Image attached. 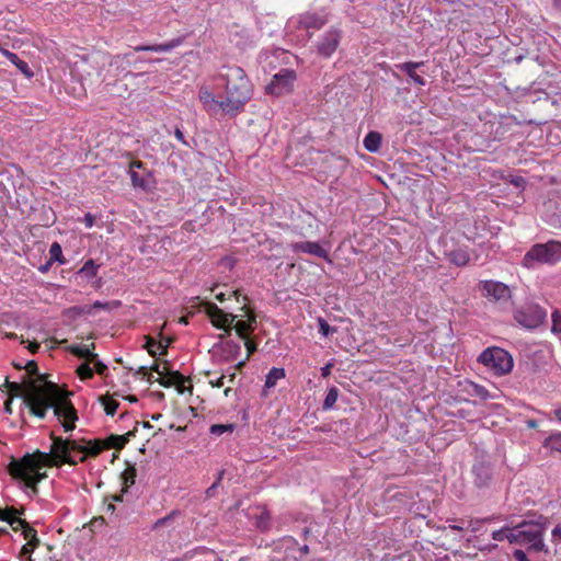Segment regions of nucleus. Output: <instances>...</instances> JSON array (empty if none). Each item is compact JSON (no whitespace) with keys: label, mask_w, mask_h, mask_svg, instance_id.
<instances>
[{"label":"nucleus","mask_w":561,"mask_h":561,"mask_svg":"<svg viewBox=\"0 0 561 561\" xmlns=\"http://www.w3.org/2000/svg\"><path fill=\"white\" fill-rule=\"evenodd\" d=\"M134 428L124 435H110L105 439H70L50 433L51 445L49 453L36 449L27 453L19 459L12 458L8 465V472L14 479L31 489L34 493L38 491V483L47 478L44 468H60L64 465L77 466L84 462L87 458L98 457L103 450L114 448L123 449L130 437L136 435Z\"/></svg>","instance_id":"f257e3e1"},{"label":"nucleus","mask_w":561,"mask_h":561,"mask_svg":"<svg viewBox=\"0 0 561 561\" xmlns=\"http://www.w3.org/2000/svg\"><path fill=\"white\" fill-rule=\"evenodd\" d=\"M3 388L8 389L9 396L21 397L33 416L43 420L48 410L53 409L65 432L76 428L78 414L70 400L72 392L61 389L57 383L47 380V377L24 378L22 382L10 381L7 377L0 389Z\"/></svg>","instance_id":"f03ea898"},{"label":"nucleus","mask_w":561,"mask_h":561,"mask_svg":"<svg viewBox=\"0 0 561 561\" xmlns=\"http://www.w3.org/2000/svg\"><path fill=\"white\" fill-rule=\"evenodd\" d=\"M221 78L226 82V98L224 100L225 114L236 116L241 113L244 105L252 98V84L244 70L239 66L224 67Z\"/></svg>","instance_id":"7ed1b4c3"},{"label":"nucleus","mask_w":561,"mask_h":561,"mask_svg":"<svg viewBox=\"0 0 561 561\" xmlns=\"http://www.w3.org/2000/svg\"><path fill=\"white\" fill-rule=\"evenodd\" d=\"M548 528V519L538 516L536 519L523 520L514 527V534L511 537L514 543L526 546L528 550L546 551L543 535Z\"/></svg>","instance_id":"20e7f679"},{"label":"nucleus","mask_w":561,"mask_h":561,"mask_svg":"<svg viewBox=\"0 0 561 561\" xmlns=\"http://www.w3.org/2000/svg\"><path fill=\"white\" fill-rule=\"evenodd\" d=\"M561 260V242L549 241L533 245L523 257V265L534 268L538 264H554Z\"/></svg>","instance_id":"39448f33"},{"label":"nucleus","mask_w":561,"mask_h":561,"mask_svg":"<svg viewBox=\"0 0 561 561\" xmlns=\"http://www.w3.org/2000/svg\"><path fill=\"white\" fill-rule=\"evenodd\" d=\"M478 362L495 376H504L511 373L514 366L512 355L497 346L485 348L478 356Z\"/></svg>","instance_id":"423d86ee"},{"label":"nucleus","mask_w":561,"mask_h":561,"mask_svg":"<svg viewBox=\"0 0 561 561\" xmlns=\"http://www.w3.org/2000/svg\"><path fill=\"white\" fill-rule=\"evenodd\" d=\"M514 320L527 330L540 327L547 318V312L537 304H525L514 310Z\"/></svg>","instance_id":"0eeeda50"},{"label":"nucleus","mask_w":561,"mask_h":561,"mask_svg":"<svg viewBox=\"0 0 561 561\" xmlns=\"http://www.w3.org/2000/svg\"><path fill=\"white\" fill-rule=\"evenodd\" d=\"M205 313L209 317L211 324L220 330H224L226 335H230L232 324L238 316L227 313L220 309L216 304L205 300L202 302Z\"/></svg>","instance_id":"6e6552de"},{"label":"nucleus","mask_w":561,"mask_h":561,"mask_svg":"<svg viewBox=\"0 0 561 561\" xmlns=\"http://www.w3.org/2000/svg\"><path fill=\"white\" fill-rule=\"evenodd\" d=\"M297 79L296 71L293 69H280L275 73L271 82L266 87V91L273 95H284L293 91L294 83Z\"/></svg>","instance_id":"1a4fd4ad"},{"label":"nucleus","mask_w":561,"mask_h":561,"mask_svg":"<svg viewBox=\"0 0 561 561\" xmlns=\"http://www.w3.org/2000/svg\"><path fill=\"white\" fill-rule=\"evenodd\" d=\"M342 30L335 26L325 31L316 43V51L322 58H331L342 39Z\"/></svg>","instance_id":"9d476101"},{"label":"nucleus","mask_w":561,"mask_h":561,"mask_svg":"<svg viewBox=\"0 0 561 561\" xmlns=\"http://www.w3.org/2000/svg\"><path fill=\"white\" fill-rule=\"evenodd\" d=\"M489 397L488 390L468 379L458 381V403L461 401L469 402L476 398L485 400Z\"/></svg>","instance_id":"9b49d317"},{"label":"nucleus","mask_w":561,"mask_h":561,"mask_svg":"<svg viewBox=\"0 0 561 561\" xmlns=\"http://www.w3.org/2000/svg\"><path fill=\"white\" fill-rule=\"evenodd\" d=\"M480 287L485 297L495 301H506L511 298L510 287L502 282L484 280Z\"/></svg>","instance_id":"f8f14e48"},{"label":"nucleus","mask_w":561,"mask_h":561,"mask_svg":"<svg viewBox=\"0 0 561 561\" xmlns=\"http://www.w3.org/2000/svg\"><path fill=\"white\" fill-rule=\"evenodd\" d=\"M157 381L164 388L175 387L180 394L190 391L193 392V386L188 377L183 376L180 371L173 370L168 374V378H158Z\"/></svg>","instance_id":"ddd939ff"},{"label":"nucleus","mask_w":561,"mask_h":561,"mask_svg":"<svg viewBox=\"0 0 561 561\" xmlns=\"http://www.w3.org/2000/svg\"><path fill=\"white\" fill-rule=\"evenodd\" d=\"M241 310L243 311L242 316L247 317V319L236 320L232 324V330L236 331L240 339H247L250 337V334L255 330L256 316L252 310L245 307H242Z\"/></svg>","instance_id":"4468645a"},{"label":"nucleus","mask_w":561,"mask_h":561,"mask_svg":"<svg viewBox=\"0 0 561 561\" xmlns=\"http://www.w3.org/2000/svg\"><path fill=\"white\" fill-rule=\"evenodd\" d=\"M291 250L296 253L302 252L308 253L318 257H322L328 262H331L329 256V252L320 245L318 242L305 241V242H295L290 245Z\"/></svg>","instance_id":"2eb2a0df"},{"label":"nucleus","mask_w":561,"mask_h":561,"mask_svg":"<svg viewBox=\"0 0 561 561\" xmlns=\"http://www.w3.org/2000/svg\"><path fill=\"white\" fill-rule=\"evenodd\" d=\"M198 98L206 112L215 114L218 111H221L225 114L224 100L218 101L215 94L208 89H201Z\"/></svg>","instance_id":"dca6fc26"},{"label":"nucleus","mask_w":561,"mask_h":561,"mask_svg":"<svg viewBox=\"0 0 561 561\" xmlns=\"http://www.w3.org/2000/svg\"><path fill=\"white\" fill-rule=\"evenodd\" d=\"M13 524H15L13 531H21L24 539L26 540L27 546H39L41 541L39 538L37 537L36 529L32 527L26 520H13Z\"/></svg>","instance_id":"f3484780"},{"label":"nucleus","mask_w":561,"mask_h":561,"mask_svg":"<svg viewBox=\"0 0 561 561\" xmlns=\"http://www.w3.org/2000/svg\"><path fill=\"white\" fill-rule=\"evenodd\" d=\"M183 43V38L178 37L173 38L167 43L162 44H154V45H138L134 47L135 51H157V53H165L170 51L179 46H181Z\"/></svg>","instance_id":"a211bd4d"},{"label":"nucleus","mask_w":561,"mask_h":561,"mask_svg":"<svg viewBox=\"0 0 561 561\" xmlns=\"http://www.w3.org/2000/svg\"><path fill=\"white\" fill-rule=\"evenodd\" d=\"M328 22L327 16L318 13H305L299 19V25L305 30H320Z\"/></svg>","instance_id":"6ab92c4d"},{"label":"nucleus","mask_w":561,"mask_h":561,"mask_svg":"<svg viewBox=\"0 0 561 561\" xmlns=\"http://www.w3.org/2000/svg\"><path fill=\"white\" fill-rule=\"evenodd\" d=\"M423 65L424 61H408L397 65V68L404 71L415 84L425 85V79L416 73V69H419Z\"/></svg>","instance_id":"aec40b11"},{"label":"nucleus","mask_w":561,"mask_h":561,"mask_svg":"<svg viewBox=\"0 0 561 561\" xmlns=\"http://www.w3.org/2000/svg\"><path fill=\"white\" fill-rule=\"evenodd\" d=\"M91 348H94V343L91 345H71L68 347V351L79 357V358H85L87 362L89 360H95L98 357V354L93 353Z\"/></svg>","instance_id":"412c9836"},{"label":"nucleus","mask_w":561,"mask_h":561,"mask_svg":"<svg viewBox=\"0 0 561 561\" xmlns=\"http://www.w3.org/2000/svg\"><path fill=\"white\" fill-rule=\"evenodd\" d=\"M129 175L134 187L145 191L149 188L150 173L147 170H144V172L133 171L129 172Z\"/></svg>","instance_id":"4be33fe9"},{"label":"nucleus","mask_w":561,"mask_h":561,"mask_svg":"<svg viewBox=\"0 0 561 561\" xmlns=\"http://www.w3.org/2000/svg\"><path fill=\"white\" fill-rule=\"evenodd\" d=\"M382 137L378 131H369L364 138V147L369 152H378Z\"/></svg>","instance_id":"5701e85b"},{"label":"nucleus","mask_w":561,"mask_h":561,"mask_svg":"<svg viewBox=\"0 0 561 561\" xmlns=\"http://www.w3.org/2000/svg\"><path fill=\"white\" fill-rule=\"evenodd\" d=\"M285 369L284 368H276L273 367L268 374L266 375L265 379V388H273L277 383L278 380L285 378Z\"/></svg>","instance_id":"b1692460"},{"label":"nucleus","mask_w":561,"mask_h":561,"mask_svg":"<svg viewBox=\"0 0 561 561\" xmlns=\"http://www.w3.org/2000/svg\"><path fill=\"white\" fill-rule=\"evenodd\" d=\"M545 448L561 453V432L551 433L542 443Z\"/></svg>","instance_id":"393cba45"},{"label":"nucleus","mask_w":561,"mask_h":561,"mask_svg":"<svg viewBox=\"0 0 561 561\" xmlns=\"http://www.w3.org/2000/svg\"><path fill=\"white\" fill-rule=\"evenodd\" d=\"M137 476V470L135 466H128L124 472L122 473V478L124 480L123 492H126L127 489L135 483Z\"/></svg>","instance_id":"a878e982"},{"label":"nucleus","mask_w":561,"mask_h":561,"mask_svg":"<svg viewBox=\"0 0 561 561\" xmlns=\"http://www.w3.org/2000/svg\"><path fill=\"white\" fill-rule=\"evenodd\" d=\"M49 260L51 262H58L59 264H65L66 259L62 254L61 245L58 242H54L49 248Z\"/></svg>","instance_id":"bb28decb"},{"label":"nucleus","mask_w":561,"mask_h":561,"mask_svg":"<svg viewBox=\"0 0 561 561\" xmlns=\"http://www.w3.org/2000/svg\"><path fill=\"white\" fill-rule=\"evenodd\" d=\"M511 534H514V527H503L492 533V538L496 541L508 540L510 543H514Z\"/></svg>","instance_id":"cd10ccee"},{"label":"nucleus","mask_w":561,"mask_h":561,"mask_svg":"<svg viewBox=\"0 0 561 561\" xmlns=\"http://www.w3.org/2000/svg\"><path fill=\"white\" fill-rule=\"evenodd\" d=\"M476 474H477V484L479 486H483L486 484V482L489 481L490 479V470L489 468L480 465V466H476L473 468Z\"/></svg>","instance_id":"c85d7f7f"},{"label":"nucleus","mask_w":561,"mask_h":561,"mask_svg":"<svg viewBox=\"0 0 561 561\" xmlns=\"http://www.w3.org/2000/svg\"><path fill=\"white\" fill-rule=\"evenodd\" d=\"M339 398V389L336 387H331L325 396V399L323 401V409L330 410L334 407Z\"/></svg>","instance_id":"c756f323"},{"label":"nucleus","mask_w":561,"mask_h":561,"mask_svg":"<svg viewBox=\"0 0 561 561\" xmlns=\"http://www.w3.org/2000/svg\"><path fill=\"white\" fill-rule=\"evenodd\" d=\"M91 363L85 362V363H82L76 370L78 377L81 379V380H87V379H91L93 378L94 376V370L91 368L90 366Z\"/></svg>","instance_id":"7c9ffc66"},{"label":"nucleus","mask_w":561,"mask_h":561,"mask_svg":"<svg viewBox=\"0 0 561 561\" xmlns=\"http://www.w3.org/2000/svg\"><path fill=\"white\" fill-rule=\"evenodd\" d=\"M100 400H101L102 404L104 405L105 413L107 415L113 416L116 413V411L119 407V403L116 400L111 399L108 397H101Z\"/></svg>","instance_id":"2f4dec72"},{"label":"nucleus","mask_w":561,"mask_h":561,"mask_svg":"<svg viewBox=\"0 0 561 561\" xmlns=\"http://www.w3.org/2000/svg\"><path fill=\"white\" fill-rule=\"evenodd\" d=\"M91 313V307L90 305L84 306H73L66 310V314L70 318H77L82 314H90Z\"/></svg>","instance_id":"473e14b6"},{"label":"nucleus","mask_w":561,"mask_h":561,"mask_svg":"<svg viewBox=\"0 0 561 561\" xmlns=\"http://www.w3.org/2000/svg\"><path fill=\"white\" fill-rule=\"evenodd\" d=\"M98 268L99 266L94 263L93 260H88L79 272L85 275L87 277H94L96 276Z\"/></svg>","instance_id":"72a5a7b5"},{"label":"nucleus","mask_w":561,"mask_h":561,"mask_svg":"<svg viewBox=\"0 0 561 561\" xmlns=\"http://www.w3.org/2000/svg\"><path fill=\"white\" fill-rule=\"evenodd\" d=\"M5 512L8 513L9 520L7 523L10 525L12 530H14L15 524H13V520H24L20 517L22 514L21 511L16 510L14 506L5 507Z\"/></svg>","instance_id":"f704fd0d"},{"label":"nucleus","mask_w":561,"mask_h":561,"mask_svg":"<svg viewBox=\"0 0 561 561\" xmlns=\"http://www.w3.org/2000/svg\"><path fill=\"white\" fill-rule=\"evenodd\" d=\"M233 424H214L210 426L209 432L214 435H221L226 432H233Z\"/></svg>","instance_id":"c9c22d12"},{"label":"nucleus","mask_w":561,"mask_h":561,"mask_svg":"<svg viewBox=\"0 0 561 561\" xmlns=\"http://www.w3.org/2000/svg\"><path fill=\"white\" fill-rule=\"evenodd\" d=\"M336 331L335 328L331 327L324 319H319V332L323 336H329L330 334L334 333Z\"/></svg>","instance_id":"e433bc0d"},{"label":"nucleus","mask_w":561,"mask_h":561,"mask_svg":"<svg viewBox=\"0 0 561 561\" xmlns=\"http://www.w3.org/2000/svg\"><path fill=\"white\" fill-rule=\"evenodd\" d=\"M26 78H32L34 72L30 68L28 64L22 59H19L14 65Z\"/></svg>","instance_id":"4c0bfd02"},{"label":"nucleus","mask_w":561,"mask_h":561,"mask_svg":"<svg viewBox=\"0 0 561 561\" xmlns=\"http://www.w3.org/2000/svg\"><path fill=\"white\" fill-rule=\"evenodd\" d=\"M551 317H552V328H551L552 332L561 333V311L556 310Z\"/></svg>","instance_id":"58836bf2"},{"label":"nucleus","mask_w":561,"mask_h":561,"mask_svg":"<svg viewBox=\"0 0 561 561\" xmlns=\"http://www.w3.org/2000/svg\"><path fill=\"white\" fill-rule=\"evenodd\" d=\"M36 548L37 547H33V546L30 547V546H27V543H25L22 546L19 557L25 558L26 561H34L32 558V553Z\"/></svg>","instance_id":"ea45409f"},{"label":"nucleus","mask_w":561,"mask_h":561,"mask_svg":"<svg viewBox=\"0 0 561 561\" xmlns=\"http://www.w3.org/2000/svg\"><path fill=\"white\" fill-rule=\"evenodd\" d=\"M158 343L156 342V340L151 336H146V344H145V347L147 348L148 353L150 354V356L152 357H156L157 356V351H156V347Z\"/></svg>","instance_id":"a19ab883"},{"label":"nucleus","mask_w":561,"mask_h":561,"mask_svg":"<svg viewBox=\"0 0 561 561\" xmlns=\"http://www.w3.org/2000/svg\"><path fill=\"white\" fill-rule=\"evenodd\" d=\"M24 369L30 376H35V378H38V376H43L42 374H38V366L35 360H28L24 366Z\"/></svg>","instance_id":"79ce46f5"},{"label":"nucleus","mask_w":561,"mask_h":561,"mask_svg":"<svg viewBox=\"0 0 561 561\" xmlns=\"http://www.w3.org/2000/svg\"><path fill=\"white\" fill-rule=\"evenodd\" d=\"M149 370L157 373L160 376V378H168V374L171 371L165 366L161 368L157 362H154L152 366L149 367Z\"/></svg>","instance_id":"37998d69"},{"label":"nucleus","mask_w":561,"mask_h":561,"mask_svg":"<svg viewBox=\"0 0 561 561\" xmlns=\"http://www.w3.org/2000/svg\"><path fill=\"white\" fill-rule=\"evenodd\" d=\"M89 363H91V364H93V365H94V369H95L94 371H95L98 375H100V376H104V375L106 374V371H107V366H106L104 363L100 362V360L98 359V357L95 358V360H90Z\"/></svg>","instance_id":"c03bdc74"},{"label":"nucleus","mask_w":561,"mask_h":561,"mask_svg":"<svg viewBox=\"0 0 561 561\" xmlns=\"http://www.w3.org/2000/svg\"><path fill=\"white\" fill-rule=\"evenodd\" d=\"M222 472L219 473L217 481H215L207 490H206V496L213 497L216 494V490L221 481Z\"/></svg>","instance_id":"a18cd8bd"},{"label":"nucleus","mask_w":561,"mask_h":561,"mask_svg":"<svg viewBox=\"0 0 561 561\" xmlns=\"http://www.w3.org/2000/svg\"><path fill=\"white\" fill-rule=\"evenodd\" d=\"M243 340H244V346L248 352L247 358H249L256 351V343L253 342L250 337H247Z\"/></svg>","instance_id":"49530a36"},{"label":"nucleus","mask_w":561,"mask_h":561,"mask_svg":"<svg viewBox=\"0 0 561 561\" xmlns=\"http://www.w3.org/2000/svg\"><path fill=\"white\" fill-rule=\"evenodd\" d=\"M164 340V343L162 341H160L158 343V348L160 350V355H167L168 353V346L171 344L172 340L169 339V337H165L163 339Z\"/></svg>","instance_id":"de8ad7c7"},{"label":"nucleus","mask_w":561,"mask_h":561,"mask_svg":"<svg viewBox=\"0 0 561 561\" xmlns=\"http://www.w3.org/2000/svg\"><path fill=\"white\" fill-rule=\"evenodd\" d=\"M137 375H141L142 377H146L149 382H151L152 375L149 373V368L147 366H140L137 371Z\"/></svg>","instance_id":"09e8293b"},{"label":"nucleus","mask_w":561,"mask_h":561,"mask_svg":"<svg viewBox=\"0 0 561 561\" xmlns=\"http://www.w3.org/2000/svg\"><path fill=\"white\" fill-rule=\"evenodd\" d=\"M138 170H142V171L146 170L144 163L139 160L131 161L129 163V172L138 171Z\"/></svg>","instance_id":"8fccbe9b"},{"label":"nucleus","mask_w":561,"mask_h":561,"mask_svg":"<svg viewBox=\"0 0 561 561\" xmlns=\"http://www.w3.org/2000/svg\"><path fill=\"white\" fill-rule=\"evenodd\" d=\"M513 558L516 560V561H530L526 553L520 550V549H517L513 552Z\"/></svg>","instance_id":"3c124183"},{"label":"nucleus","mask_w":561,"mask_h":561,"mask_svg":"<svg viewBox=\"0 0 561 561\" xmlns=\"http://www.w3.org/2000/svg\"><path fill=\"white\" fill-rule=\"evenodd\" d=\"M94 220H95V218H94V216L91 213H87L84 215L83 222H84L87 228L93 227Z\"/></svg>","instance_id":"603ef678"},{"label":"nucleus","mask_w":561,"mask_h":561,"mask_svg":"<svg viewBox=\"0 0 561 561\" xmlns=\"http://www.w3.org/2000/svg\"><path fill=\"white\" fill-rule=\"evenodd\" d=\"M15 397L9 396L8 399L4 401V411L8 414H12V401Z\"/></svg>","instance_id":"864d4df0"},{"label":"nucleus","mask_w":561,"mask_h":561,"mask_svg":"<svg viewBox=\"0 0 561 561\" xmlns=\"http://www.w3.org/2000/svg\"><path fill=\"white\" fill-rule=\"evenodd\" d=\"M552 539L556 541H561V526L558 525L552 529Z\"/></svg>","instance_id":"5fc2aeb1"},{"label":"nucleus","mask_w":561,"mask_h":561,"mask_svg":"<svg viewBox=\"0 0 561 561\" xmlns=\"http://www.w3.org/2000/svg\"><path fill=\"white\" fill-rule=\"evenodd\" d=\"M108 306H110L108 302H101V301H95L93 305H90L91 310L92 309H106V308H108Z\"/></svg>","instance_id":"6e6d98bb"},{"label":"nucleus","mask_w":561,"mask_h":561,"mask_svg":"<svg viewBox=\"0 0 561 561\" xmlns=\"http://www.w3.org/2000/svg\"><path fill=\"white\" fill-rule=\"evenodd\" d=\"M224 379H225V376L221 375L219 378H217L216 380H211L210 381V385L215 388H221L224 386Z\"/></svg>","instance_id":"4d7b16f0"},{"label":"nucleus","mask_w":561,"mask_h":561,"mask_svg":"<svg viewBox=\"0 0 561 561\" xmlns=\"http://www.w3.org/2000/svg\"><path fill=\"white\" fill-rule=\"evenodd\" d=\"M512 183L516 186V187H523L524 184H525V180L522 178V176H516L512 180Z\"/></svg>","instance_id":"13d9d810"},{"label":"nucleus","mask_w":561,"mask_h":561,"mask_svg":"<svg viewBox=\"0 0 561 561\" xmlns=\"http://www.w3.org/2000/svg\"><path fill=\"white\" fill-rule=\"evenodd\" d=\"M332 364H328L324 367L321 368V375L322 377H328L331 374Z\"/></svg>","instance_id":"bf43d9fd"},{"label":"nucleus","mask_w":561,"mask_h":561,"mask_svg":"<svg viewBox=\"0 0 561 561\" xmlns=\"http://www.w3.org/2000/svg\"><path fill=\"white\" fill-rule=\"evenodd\" d=\"M53 263H54V262H51L50 260H48L44 265H41V266L38 267V271H39L41 273H47V272H48V270H49V267L51 266V264H53Z\"/></svg>","instance_id":"052dcab7"},{"label":"nucleus","mask_w":561,"mask_h":561,"mask_svg":"<svg viewBox=\"0 0 561 561\" xmlns=\"http://www.w3.org/2000/svg\"><path fill=\"white\" fill-rule=\"evenodd\" d=\"M468 260L469 259L466 254H461L458 252V266L467 264Z\"/></svg>","instance_id":"680f3d73"},{"label":"nucleus","mask_w":561,"mask_h":561,"mask_svg":"<svg viewBox=\"0 0 561 561\" xmlns=\"http://www.w3.org/2000/svg\"><path fill=\"white\" fill-rule=\"evenodd\" d=\"M39 348V344L37 342H32L28 345V350L32 354H35Z\"/></svg>","instance_id":"e2e57ef3"},{"label":"nucleus","mask_w":561,"mask_h":561,"mask_svg":"<svg viewBox=\"0 0 561 561\" xmlns=\"http://www.w3.org/2000/svg\"><path fill=\"white\" fill-rule=\"evenodd\" d=\"M174 135H175L178 140H180L183 144H186L184 135H183V133L179 128L175 129Z\"/></svg>","instance_id":"0e129e2a"},{"label":"nucleus","mask_w":561,"mask_h":561,"mask_svg":"<svg viewBox=\"0 0 561 561\" xmlns=\"http://www.w3.org/2000/svg\"><path fill=\"white\" fill-rule=\"evenodd\" d=\"M0 520H2V522L9 520L8 513L5 512V508H0Z\"/></svg>","instance_id":"69168bd1"},{"label":"nucleus","mask_w":561,"mask_h":561,"mask_svg":"<svg viewBox=\"0 0 561 561\" xmlns=\"http://www.w3.org/2000/svg\"><path fill=\"white\" fill-rule=\"evenodd\" d=\"M8 59H9L13 65H15V64H16V61H19V59H20V58H19V56H18L15 53H11V54L9 55Z\"/></svg>","instance_id":"338daca9"},{"label":"nucleus","mask_w":561,"mask_h":561,"mask_svg":"<svg viewBox=\"0 0 561 561\" xmlns=\"http://www.w3.org/2000/svg\"><path fill=\"white\" fill-rule=\"evenodd\" d=\"M554 415L561 422V405L554 410Z\"/></svg>","instance_id":"774afa93"}]
</instances>
